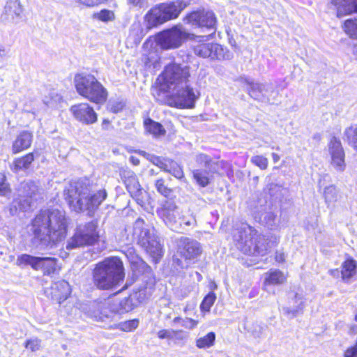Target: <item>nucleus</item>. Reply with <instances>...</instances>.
<instances>
[{
	"label": "nucleus",
	"mask_w": 357,
	"mask_h": 357,
	"mask_svg": "<svg viewBox=\"0 0 357 357\" xmlns=\"http://www.w3.org/2000/svg\"><path fill=\"white\" fill-rule=\"evenodd\" d=\"M162 76L163 83L153 93L156 100L177 108H192L197 97L189 84V67L172 63L166 66Z\"/></svg>",
	"instance_id": "nucleus-1"
},
{
	"label": "nucleus",
	"mask_w": 357,
	"mask_h": 357,
	"mask_svg": "<svg viewBox=\"0 0 357 357\" xmlns=\"http://www.w3.org/2000/svg\"><path fill=\"white\" fill-rule=\"evenodd\" d=\"M68 222L65 212L59 209L41 211L32 220L34 239L43 247L52 248L63 241L67 234Z\"/></svg>",
	"instance_id": "nucleus-2"
},
{
	"label": "nucleus",
	"mask_w": 357,
	"mask_h": 357,
	"mask_svg": "<svg viewBox=\"0 0 357 357\" xmlns=\"http://www.w3.org/2000/svg\"><path fill=\"white\" fill-rule=\"evenodd\" d=\"M64 197L70 207L76 212H91L106 199L105 190L91 193V185L86 179L70 181L64 190Z\"/></svg>",
	"instance_id": "nucleus-3"
},
{
	"label": "nucleus",
	"mask_w": 357,
	"mask_h": 357,
	"mask_svg": "<svg viewBox=\"0 0 357 357\" xmlns=\"http://www.w3.org/2000/svg\"><path fill=\"white\" fill-rule=\"evenodd\" d=\"M233 238L236 248L249 255L264 256L278 243L277 236L271 234H258L255 229L248 224H242L235 229Z\"/></svg>",
	"instance_id": "nucleus-4"
},
{
	"label": "nucleus",
	"mask_w": 357,
	"mask_h": 357,
	"mask_svg": "<svg viewBox=\"0 0 357 357\" xmlns=\"http://www.w3.org/2000/svg\"><path fill=\"white\" fill-rule=\"evenodd\" d=\"M124 231V244L130 245L136 242L155 262L162 256V245L154 234L153 228L146 224L142 218H137L132 226L126 227Z\"/></svg>",
	"instance_id": "nucleus-5"
},
{
	"label": "nucleus",
	"mask_w": 357,
	"mask_h": 357,
	"mask_svg": "<svg viewBox=\"0 0 357 357\" xmlns=\"http://www.w3.org/2000/svg\"><path fill=\"white\" fill-rule=\"evenodd\" d=\"M125 278L123 261L119 257H109L96 264L93 282L99 289L109 290L119 286Z\"/></svg>",
	"instance_id": "nucleus-6"
},
{
	"label": "nucleus",
	"mask_w": 357,
	"mask_h": 357,
	"mask_svg": "<svg viewBox=\"0 0 357 357\" xmlns=\"http://www.w3.org/2000/svg\"><path fill=\"white\" fill-rule=\"evenodd\" d=\"M74 83L77 93L96 104H103L107 98V91L91 74L75 75Z\"/></svg>",
	"instance_id": "nucleus-7"
},
{
	"label": "nucleus",
	"mask_w": 357,
	"mask_h": 357,
	"mask_svg": "<svg viewBox=\"0 0 357 357\" xmlns=\"http://www.w3.org/2000/svg\"><path fill=\"white\" fill-rule=\"evenodd\" d=\"M100 238L97 221H91L76 227L74 235L67 241L66 249L90 246L96 243Z\"/></svg>",
	"instance_id": "nucleus-8"
},
{
	"label": "nucleus",
	"mask_w": 357,
	"mask_h": 357,
	"mask_svg": "<svg viewBox=\"0 0 357 357\" xmlns=\"http://www.w3.org/2000/svg\"><path fill=\"white\" fill-rule=\"evenodd\" d=\"M43 190L31 181L23 182L18 189V197L13 201V207L27 211L34 206L35 202L43 199Z\"/></svg>",
	"instance_id": "nucleus-9"
},
{
	"label": "nucleus",
	"mask_w": 357,
	"mask_h": 357,
	"mask_svg": "<svg viewBox=\"0 0 357 357\" xmlns=\"http://www.w3.org/2000/svg\"><path fill=\"white\" fill-rule=\"evenodd\" d=\"M192 36L193 34L188 32L181 24H178L159 33L156 36V42L164 50L176 49Z\"/></svg>",
	"instance_id": "nucleus-10"
},
{
	"label": "nucleus",
	"mask_w": 357,
	"mask_h": 357,
	"mask_svg": "<svg viewBox=\"0 0 357 357\" xmlns=\"http://www.w3.org/2000/svg\"><path fill=\"white\" fill-rule=\"evenodd\" d=\"M17 265H29L34 271H41L45 275H51L60 269L58 259L51 257H35L23 254L17 259Z\"/></svg>",
	"instance_id": "nucleus-11"
},
{
	"label": "nucleus",
	"mask_w": 357,
	"mask_h": 357,
	"mask_svg": "<svg viewBox=\"0 0 357 357\" xmlns=\"http://www.w3.org/2000/svg\"><path fill=\"white\" fill-rule=\"evenodd\" d=\"M183 21L193 27H206L216 29L217 19L213 12L210 10H196L188 14Z\"/></svg>",
	"instance_id": "nucleus-12"
},
{
	"label": "nucleus",
	"mask_w": 357,
	"mask_h": 357,
	"mask_svg": "<svg viewBox=\"0 0 357 357\" xmlns=\"http://www.w3.org/2000/svg\"><path fill=\"white\" fill-rule=\"evenodd\" d=\"M177 252L185 260L194 261L201 255L202 246L193 238L182 236L177 242Z\"/></svg>",
	"instance_id": "nucleus-13"
},
{
	"label": "nucleus",
	"mask_w": 357,
	"mask_h": 357,
	"mask_svg": "<svg viewBox=\"0 0 357 357\" xmlns=\"http://www.w3.org/2000/svg\"><path fill=\"white\" fill-rule=\"evenodd\" d=\"M157 212L165 225L172 230L176 231L180 229L181 211L174 202H166Z\"/></svg>",
	"instance_id": "nucleus-14"
},
{
	"label": "nucleus",
	"mask_w": 357,
	"mask_h": 357,
	"mask_svg": "<svg viewBox=\"0 0 357 357\" xmlns=\"http://www.w3.org/2000/svg\"><path fill=\"white\" fill-rule=\"evenodd\" d=\"M70 111L77 121L85 125L93 124L98 120V114L87 103L73 105Z\"/></svg>",
	"instance_id": "nucleus-15"
},
{
	"label": "nucleus",
	"mask_w": 357,
	"mask_h": 357,
	"mask_svg": "<svg viewBox=\"0 0 357 357\" xmlns=\"http://www.w3.org/2000/svg\"><path fill=\"white\" fill-rule=\"evenodd\" d=\"M329 153L331 156V165L337 172H343L346 164L344 160V151L340 140L333 137L329 144Z\"/></svg>",
	"instance_id": "nucleus-16"
},
{
	"label": "nucleus",
	"mask_w": 357,
	"mask_h": 357,
	"mask_svg": "<svg viewBox=\"0 0 357 357\" xmlns=\"http://www.w3.org/2000/svg\"><path fill=\"white\" fill-rule=\"evenodd\" d=\"M305 307V301L302 294L296 292L288 294V303L282 307L284 314L289 318H294L302 314Z\"/></svg>",
	"instance_id": "nucleus-17"
},
{
	"label": "nucleus",
	"mask_w": 357,
	"mask_h": 357,
	"mask_svg": "<svg viewBox=\"0 0 357 357\" xmlns=\"http://www.w3.org/2000/svg\"><path fill=\"white\" fill-rule=\"evenodd\" d=\"M158 167L163 171L171 174L176 178L181 179L184 177V173L182 167L175 161L169 159H161L158 157L154 158L153 161Z\"/></svg>",
	"instance_id": "nucleus-18"
},
{
	"label": "nucleus",
	"mask_w": 357,
	"mask_h": 357,
	"mask_svg": "<svg viewBox=\"0 0 357 357\" xmlns=\"http://www.w3.org/2000/svg\"><path fill=\"white\" fill-rule=\"evenodd\" d=\"M145 21L147 22V27L151 29L168 21L165 13L163 12L161 4L152 8L145 15Z\"/></svg>",
	"instance_id": "nucleus-19"
},
{
	"label": "nucleus",
	"mask_w": 357,
	"mask_h": 357,
	"mask_svg": "<svg viewBox=\"0 0 357 357\" xmlns=\"http://www.w3.org/2000/svg\"><path fill=\"white\" fill-rule=\"evenodd\" d=\"M168 21L178 17L181 12L187 7L188 3L184 0H176L169 3H160Z\"/></svg>",
	"instance_id": "nucleus-20"
},
{
	"label": "nucleus",
	"mask_w": 357,
	"mask_h": 357,
	"mask_svg": "<svg viewBox=\"0 0 357 357\" xmlns=\"http://www.w3.org/2000/svg\"><path fill=\"white\" fill-rule=\"evenodd\" d=\"M71 290L70 284L65 280L59 281L55 282L52 286V298L59 303L64 301L70 294Z\"/></svg>",
	"instance_id": "nucleus-21"
},
{
	"label": "nucleus",
	"mask_w": 357,
	"mask_h": 357,
	"mask_svg": "<svg viewBox=\"0 0 357 357\" xmlns=\"http://www.w3.org/2000/svg\"><path fill=\"white\" fill-rule=\"evenodd\" d=\"M331 3L336 7L338 17L357 13V0H331Z\"/></svg>",
	"instance_id": "nucleus-22"
},
{
	"label": "nucleus",
	"mask_w": 357,
	"mask_h": 357,
	"mask_svg": "<svg viewBox=\"0 0 357 357\" xmlns=\"http://www.w3.org/2000/svg\"><path fill=\"white\" fill-rule=\"evenodd\" d=\"M22 12L20 3L17 0H9L5 8L4 12L1 15V19L3 22H13L16 17H18Z\"/></svg>",
	"instance_id": "nucleus-23"
},
{
	"label": "nucleus",
	"mask_w": 357,
	"mask_h": 357,
	"mask_svg": "<svg viewBox=\"0 0 357 357\" xmlns=\"http://www.w3.org/2000/svg\"><path fill=\"white\" fill-rule=\"evenodd\" d=\"M33 135L26 130L21 132L13 144V153H17L27 149L31 144Z\"/></svg>",
	"instance_id": "nucleus-24"
},
{
	"label": "nucleus",
	"mask_w": 357,
	"mask_h": 357,
	"mask_svg": "<svg viewBox=\"0 0 357 357\" xmlns=\"http://www.w3.org/2000/svg\"><path fill=\"white\" fill-rule=\"evenodd\" d=\"M125 183L126 185L127 190L131 196L136 199L137 204L143 206L144 204V202L142 196V189L140 188V185L135 176H130V178L125 181Z\"/></svg>",
	"instance_id": "nucleus-25"
},
{
	"label": "nucleus",
	"mask_w": 357,
	"mask_h": 357,
	"mask_svg": "<svg viewBox=\"0 0 357 357\" xmlns=\"http://www.w3.org/2000/svg\"><path fill=\"white\" fill-rule=\"evenodd\" d=\"M287 280L284 273L279 270H270L266 273V278L264 282V288L268 285L281 284Z\"/></svg>",
	"instance_id": "nucleus-26"
},
{
	"label": "nucleus",
	"mask_w": 357,
	"mask_h": 357,
	"mask_svg": "<svg viewBox=\"0 0 357 357\" xmlns=\"http://www.w3.org/2000/svg\"><path fill=\"white\" fill-rule=\"evenodd\" d=\"M234 56V54L227 47L222 45L213 43V51L211 52V59L225 61L231 60Z\"/></svg>",
	"instance_id": "nucleus-27"
},
{
	"label": "nucleus",
	"mask_w": 357,
	"mask_h": 357,
	"mask_svg": "<svg viewBox=\"0 0 357 357\" xmlns=\"http://www.w3.org/2000/svg\"><path fill=\"white\" fill-rule=\"evenodd\" d=\"M356 261L353 259H349L342 264L341 273L344 282H350L351 278L356 274Z\"/></svg>",
	"instance_id": "nucleus-28"
},
{
	"label": "nucleus",
	"mask_w": 357,
	"mask_h": 357,
	"mask_svg": "<svg viewBox=\"0 0 357 357\" xmlns=\"http://www.w3.org/2000/svg\"><path fill=\"white\" fill-rule=\"evenodd\" d=\"M248 86V91L250 96L254 99H260L264 96V92L267 91L268 84L255 83L253 81L245 79Z\"/></svg>",
	"instance_id": "nucleus-29"
},
{
	"label": "nucleus",
	"mask_w": 357,
	"mask_h": 357,
	"mask_svg": "<svg viewBox=\"0 0 357 357\" xmlns=\"http://www.w3.org/2000/svg\"><path fill=\"white\" fill-rule=\"evenodd\" d=\"M210 173L213 174L209 169H197L192 171L193 178L199 186L204 188L210 183L212 178Z\"/></svg>",
	"instance_id": "nucleus-30"
},
{
	"label": "nucleus",
	"mask_w": 357,
	"mask_h": 357,
	"mask_svg": "<svg viewBox=\"0 0 357 357\" xmlns=\"http://www.w3.org/2000/svg\"><path fill=\"white\" fill-rule=\"evenodd\" d=\"M144 125L146 130L155 137L165 135L166 133V130L160 123L149 118L144 120Z\"/></svg>",
	"instance_id": "nucleus-31"
},
{
	"label": "nucleus",
	"mask_w": 357,
	"mask_h": 357,
	"mask_svg": "<svg viewBox=\"0 0 357 357\" xmlns=\"http://www.w3.org/2000/svg\"><path fill=\"white\" fill-rule=\"evenodd\" d=\"M323 196L327 206L330 207L339 199V190L335 185H330L324 188Z\"/></svg>",
	"instance_id": "nucleus-32"
},
{
	"label": "nucleus",
	"mask_w": 357,
	"mask_h": 357,
	"mask_svg": "<svg viewBox=\"0 0 357 357\" xmlns=\"http://www.w3.org/2000/svg\"><path fill=\"white\" fill-rule=\"evenodd\" d=\"M195 161L199 165H204V167L209 169L213 174L218 172L216 166H218L220 162L213 161L208 155L204 153L197 154L195 155Z\"/></svg>",
	"instance_id": "nucleus-33"
},
{
	"label": "nucleus",
	"mask_w": 357,
	"mask_h": 357,
	"mask_svg": "<svg viewBox=\"0 0 357 357\" xmlns=\"http://www.w3.org/2000/svg\"><path fill=\"white\" fill-rule=\"evenodd\" d=\"M213 47V43H200L194 46V53L199 57L211 59Z\"/></svg>",
	"instance_id": "nucleus-34"
},
{
	"label": "nucleus",
	"mask_w": 357,
	"mask_h": 357,
	"mask_svg": "<svg viewBox=\"0 0 357 357\" xmlns=\"http://www.w3.org/2000/svg\"><path fill=\"white\" fill-rule=\"evenodd\" d=\"M180 228L182 225L195 227L197 226V220L193 212L190 210L181 211L179 216Z\"/></svg>",
	"instance_id": "nucleus-35"
},
{
	"label": "nucleus",
	"mask_w": 357,
	"mask_h": 357,
	"mask_svg": "<svg viewBox=\"0 0 357 357\" xmlns=\"http://www.w3.org/2000/svg\"><path fill=\"white\" fill-rule=\"evenodd\" d=\"M33 160L34 156L32 153H29L22 158H17L13 162V169L16 172L26 169L29 167Z\"/></svg>",
	"instance_id": "nucleus-36"
},
{
	"label": "nucleus",
	"mask_w": 357,
	"mask_h": 357,
	"mask_svg": "<svg viewBox=\"0 0 357 357\" xmlns=\"http://www.w3.org/2000/svg\"><path fill=\"white\" fill-rule=\"evenodd\" d=\"M215 334L210 332L205 336L199 337L196 341V346L200 349L209 348L214 344Z\"/></svg>",
	"instance_id": "nucleus-37"
},
{
	"label": "nucleus",
	"mask_w": 357,
	"mask_h": 357,
	"mask_svg": "<svg viewBox=\"0 0 357 357\" xmlns=\"http://www.w3.org/2000/svg\"><path fill=\"white\" fill-rule=\"evenodd\" d=\"M343 29L350 38L357 39V20H347L344 23Z\"/></svg>",
	"instance_id": "nucleus-38"
},
{
	"label": "nucleus",
	"mask_w": 357,
	"mask_h": 357,
	"mask_svg": "<svg viewBox=\"0 0 357 357\" xmlns=\"http://www.w3.org/2000/svg\"><path fill=\"white\" fill-rule=\"evenodd\" d=\"M216 300V295L214 292H209L203 299L201 305L200 310L202 312H209L211 306L213 305Z\"/></svg>",
	"instance_id": "nucleus-39"
},
{
	"label": "nucleus",
	"mask_w": 357,
	"mask_h": 357,
	"mask_svg": "<svg viewBox=\"0 0 357 357\" xmlns=\"http://www.w3.org/2000/svg\"><path fill=\"white\" fill-rule=\"evenodd\" d=\"M93 17L104 22L112 21L115 18L114 12L107 9H102L98 13H95Z\"/></svg>",
	"instance_id": "nucleus-40"
},
{
	"label": "nucleus",
	"mask_w": 357,
	"mask_h": 357,
	"mask_svg": "<svg viewBox=\"0 0 357 357\" xmlns=\"http://www.w3.org/2000/svg\"><path fill=\"white\" fill-rule=\"evenodd\" d=\"M345 135L349 144L357 149V127H350L345 131Z\"/></svg>",
	"instance_id": "nucleus-41"
},
{
	"label": "nucleus",
	"mask_w": 357,
	"mask_h": 357,
	"mask_svg": "<svg viewBox=\"0 0 357 357\" xmlns=\"http://www.w3.org/2000/svg\"><path fill=\"white\" fill-rule=\"evenodd\" d=\"M276 215L271 211L266 212L261 216V221L266 227L273 229L276 225Z\"/></svg>",
	"instance_id": "nucleus-42"
},
{
	"label": "nucleus",
	"mask_w": 357,
	"mask_h": 357,
	"mask_svg": "<svg viewBox=\"0 0 357 357\" xmlns=\"http://www.w3.org/2000/svg\"><path fill=\"white\" fill-rule=\"evenodd\" d=\"M139 320L138 319H132L123 322H121L118 324L117 328L121 331L125 332H130L138 327Z\"/></svg>",
	"instance_id": "nucleus-43"
},
{
	"label": "nucleus",
	"mask_w": 357,
	"mask_h": 357,
	"mask_svg": "<svg viewBox=\"0 0 357 357\" xmlns=\"http://www.w3.org/2000/svg\"><path fill=\"white\" fill-rule=\"evenodd\" d=\"M155 186L157 191L165 197H169L172 192V190L165 185V180L163 178L156 180Z\"/></svg>",
	"instance_id": "nucleus-44"
},
{
	"label": "nucleus",
	"mask_w": 357,
	"mask_h": 357,
	"mask_svg": "<svg viewBox=\"0 0 357 357\" xmlns=\"http://www.w3.org/2000/svg\"><path fill=\"white\" fill-rule=\"evenodd\" d=\"M11 190L9 183L6 181V176L0 174V195L8 196L10 194Z\"/></svg>",
	"instance_id": "nucleus-45"
},
{
	"label": "nucleus",
	"mask_w": 357,
	"mask_h": 357,
	"mask_svg": "<svg viewBox=\"0 0 357 357\" xmlns=\"http://www.w3.org/2000/svg\"><path fill=\"white\" fill-rule=\"evenodd\" d=\"M251 162L261 169H266L268 167V160L263 155H255L251 158Z\"/></svg>",
	"instance_id": "nucleus-46"
},
{
	"label": "nucleus",
	"mask_w": 357,
	"mask_h": 357,
	"mask_svg": "<svg viewBox=\"0 0 357 357\" xmlns=\"http://www.w3.org/2000/svg\"><path fill=\"white\" fill-rule=\"evenodd\" d=\"M41 341L38 338H31L26 340L25 343V347L27 349L31 350L34 352L38 351L41 347L40 345Z\"/></svg>",
	"instance_id": "nucleus-47"
},
{
	"label": "nucleus",
	"mask_w": 357,
	"mask_h": 357,
	"mask_svg": "<svg viewBox=\"0 0 357 357\" xmlns=\"http://www.w3.org/2000/svg\"><path fill=\"white\" fill-rule=\"evenodd\" d=\"M124 104L121 101H110L107 107L113 113H118L123 109Z\"/></svg>",
	"instance_id": "nucleus-48"
},
{
	"label": "nucleus",
	"mask_w": 357,
	"mask_h": 357,
	"mask_svg": "<svg viewBox=\"0 0 357 357\" xmlns=\"http://www.w3.org/2000/svg\"><path fill=\"white\" fill-rule=\"evenodd\" d=\"M176 332L173 330H160L158 332V336L160 339H170L173 338L174 335Z\"/></svg>",
	"instance_id": "nucleus-49"
},
{
	"label": "nucleus",
	"mask_w": 357,
	"mask_h": 357,
	"mask_svg": "<svg viewBox=\"0 0 357 357\" xmlns=\"http://www.w3.org/2000/svg\"><path fill=\"white\" fill-rule=\"evenodd\" d=\"M198 321L190 318L182 320L181 326L188 329H192L197 326Z\"/></svg>",
	"instance_id": "nucleus-50"
},
{
	"label": "nucleus",
	"mask_w": 357,
	"mask_h": 357,
	"mask_svg": "<svg viewBox=\"0 0 357 357\" xmlns=\"http://www.w3.org/2000/svg\"><path fill=\"white\" fill-rule=\"evenodd\" d=\"M266 331V326H257L255 330L253 331L255 337L261 338L264 337Z\"/></svg>",
	"instance_id": "nucleus-51"
},
{
	"label": "nucleus",
	"mask_w": 357,
	"mask_h": 357,
	"mask_svg": "<svg viewBox=\"0 0 357 357\" xmlns=\"http://www.w3.org/2000/svg\"><path fill=\"white\" fill-rule=\"evenodd\" d=\"M130 5L135 7L142 8L144 4V0H128Z\"/></svg>",
	"instance_id": "nucleus-52"
},
{
	"label": "nucleus",
	"mask_w": 357,
	"mask_h": 357,
	"mask_svg": "<svg viewBox=\"0 0 357 357\" xmlns=\"http://www.w3.org/2000/svg\"><path fill=\"white\" fill-rule=\"evenodd\" d=\"M102 128L105 130H108L111 128V122L108 119H103L102 122Z\"/></svg>",
	"instance_id": "nucleus-53"
},
{
	"label": "nucleus",
	"mask_w": 357,
	"mask_h": 357,
	"mask_svg": "<svg viewBox=\"0 0 357 357\" xmlns=\"http://www.w3.org/2000/svg\"><path fill=\"white\" fill-rule=\"evenodd\" d=\"M275 260L279 263L284 262L285 260L284 255L283 253L276 252Z\"/></svg>",
	"instance_id": "nucleus-54"
},
{
	"label": "nucleus",
	"mask_w": 357,
	"mask_h": 357,
	"mask_svg": "<svg viewBox=\"0 0 357 357\" xmlns=\"http://www.w3.org/2000/svg\"><path fill=\"white\" fill-rule=\"evenodd\" d=\"M350 335H356L357 334V325L352 324L349 326V329L348 331Z\"/></svg>",
	"instance_id": "nucleus-55"
},
{
	"label": "nucleus",
	"mask_w": 357,
	"mask_h": 357,
	"mask_svg": "<svg viewBox=\"0 0 357 357\" xmlns=\"http://www.w3.org/2000/svg\"><path fill=\"white\" fill-rule=\"evenodd\" d=\"M139 264L142 268L144 270V271H148L151 270V268L142 260H139Z\"/></svg>",
	"instance_id": "nucleus-56"
},
{
	"label": "nucleus",
	"mask_w": 357,
	"mask_h": 357,
	"mask_svg": "<svg viewBox=\"0 0 357 357\" xmlns=\"http://www.w3.org/2000/svg\"><path fill=\"white\" fill-rule=\"evenodd\" d=\"M129 160L130 162L135 165H138L139 164V160L135 156H130Z\"/></svg>",
	"instance_id": "nucleus-57"
},
{
	"label": "nucleus",
	"mask_w": 357,
	"mask_h": 357,
	"mask_svg": "<svg viewBox=\"0 0 357 357\" xmlns=\"http://www.w3.org/2000/svg\"><path fill=\"white\" fill-rule=\"evenodd\" d=\"M272 158H273V161L276 163L278 162L280 159V157L278 154L275 153H272Z\"/></svg>",
	"instance_id": "nucleus-58"
},
{
	"label": "nucleus",
	"mask_w": 357,
	"mask_h": 357,
	"mask_svg": "<svg viewBox=\"0 0 357 357\" xmlns=\"http://www.w3.org/2000/svg\"><path fill=\"white\" fill-rule=\"evenodd\" d=\"M182 320H183V319H181V317H177L174 319L173 321H174V323H179L181 325Z\"/></svg>",
	"instance_id": "nucleus-59"
},
{
	"label": "nucleus",
	"mask_w": 357,
	"mask_h": 357,
	"mask_svg": "<svg viewBox=\"0 0 357 357\" xmlns=\"http://www.w3.org/2000/svg\"><path fill=\"white\" fill-rule=\"evenodd\" d=\"M5 54V49L3 46L0 45V56H2Z\"/></svg>",
	"instance_id": "nucleus-60"
},
{
	"label": "nucleus",
	"mask_w": 357,
	"mask_h": 357,
	"mask_svg": "<svg viewBox=\"0 0 357 357\" xmlns=\"http://www.w3.org/2000/svg\"><path fill=\"white\" fill-rule=\"evenodd\" d=\"M353 52H354V54L355 55L356 59L357 60V45H356L354 46Z\"/></svg>",
	"instance_id": "nucleus-61"
},
{
	"label": "nucleus",
	"mask_w": 357,
	"mask_h": 357,
	"mask_svg": "<svg viewBox=\"0 0 357 357\" xmlns=\"http://www.w3.org/2000/svg\"><path fill=\"white\" fill-rule=\"evenodd\" d=\"M354 320L357 322V310L355 311Z\"/></svg>",
	"instance_id": "nucleus-62"
},
{
	"label": "nucleus",
	"mask_w": 357,
	"mask_h": 357,
	"mask_svg": "<svg viewBox=\"0 0 357 357\" xmlns=\"http://www.w3.org/2000/svg\"><path fill=\"white\" fill-rule=\"evenodd\" d=\"M212 287H213L214 289H215V288L217 287V285H216L215 284H214V283H213V285H212Z\"/></svg>",
	"instance_id": "nucleus-63"
},
{
	"label": "nucleus",
	"mask_w": 357,
	"mask_h": 357,
	"mask_svg": "<svg viewBox=\"0 0 357 357\" xmlns=\"http://www.w3.org/2000/svg\"><path fill=\"white\" fill-rule=\"evenodd\" d=\"M212 287H213L214 289H215V288L217 287V285H216L215 284H214V283H213V285H212Z\"/></svg>",
	"instance_id": "nucleus-64"
}]
</instances>
